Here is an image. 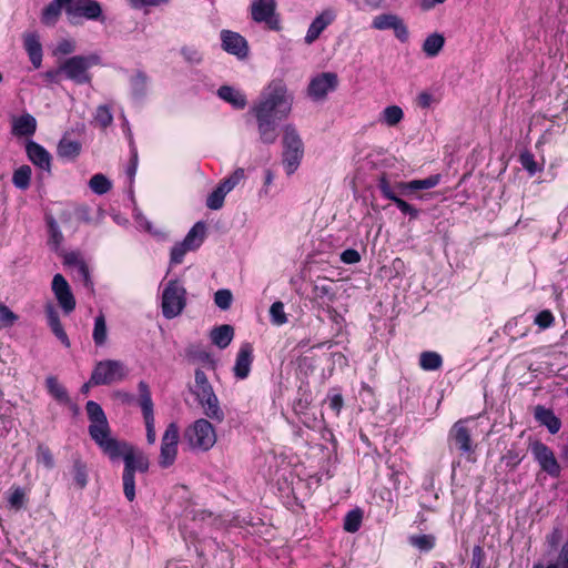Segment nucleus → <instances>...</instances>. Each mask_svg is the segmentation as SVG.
Instances as JSON below:
<instances>
[{
	"label": "nucleus",
	"mask_w": 568,
	"mask_h": 568,
	"mask_svg": "<svg viewBox=\"0 0 568 568\" xmlns=\"http://www.w3.org/2000/svg\"><path fill=\"white\" fill-rule=\"evenodd\" d=\"M185 288L178 281H170L162 294V314L171 320L182 313L186 304Z\"/></svg>",
	"instance_id": "nucleus-7"
},
{
	"label": "nucleus",
	"mask_w": 568,
	"mask_h": 568,
	"mask_svg": "<svg viewBox=\"0 0 568 568\" xmlns=\"http://www.w3.org/2000/svg\"><path fill=\"white\" fill-rule=\"evenodd\" d=\"M90 420L89 434L99 447L111 458H118L121 454V444L110 436V427L106 416L97 402L89 400L85 405Z\"/></svg>",
	"instance_id": "nucleus-2"
},
{
	"label": "nucleus",
	"mask_w": 568,
	"mask_h": 568,
	"mask_svg": "<svg viewBox=\"0 0 568 568\" xmlns=\"http://www.w3.org/2000/svg\"><path fill=\"white\" fill-rule=\"evenodd\" d=\"M92 337H93L94 344L97 346H102L106 342L108 328H106L105 316L103 315V313H100L94 320V328H93Z\"/></svg>",
	"instance_id": "nucleus-37"
},
{
	"label": "nucleus",
	"mask_w": 568,
	"mask_h": 568,
	"mask_svg": "<svg viewBox=\"0 0 568 568\" xmlns=\"http://www.w3.org/2000/svg\"><path fill=\"white\" fill-rule=\"evenodd\" d=\"M219 97L232 104L235 109H244L246 105L245 95L232 87L223 85L217 91Z\"/></svg>",
	"instance_id": "nucleus-29"
},
{
	"label": "nucleus",
	"mask_w": 568,
	"mask_h": 568,
	"mask_svg": "<svg viewBox=\"0 0 568 568\" xmlns=\"http://www.w3.org/2000/svg\"><path fill=\"white\" fill-rule=\"evenodd\" d=\"M128 369L121 361L104 359L97 363L92 371L90 383L93 385H110L123 381Z\"/></svg>",
	"instance_id": "nucleus-6"
},
{
	"label": "nucleus",
	"mask_w": 568,
	"mask_h": 568,
	"mask_svg": "<svg viewBox=\"0 0 568 568\" xmlns=\"http://www.w3.org/2000/svg\"><path fill=\"white\" fill-rule=\"evenodd\" d=\"M31 168L29 165H21L18 168L12 176V183L20 190H27L31 180Z\"/></svg>",
	"instance_id": "nucleus-40"
},
{
	"label": "nucleus",
	"mask_w": 568,
	"mask_h": 568,
	"mask_svg": "<svg viewBox=\"0 0 568 568\" xmlns=\"http://www.w3.org/2000/svg\"><path fill=\"white\" fill-rule=\"evenodd\" d=\"M442 364V356L436 352H423L420 354L419 365L425 371H436Z\"/></svg>",
	"instance_id": "nucleus-42"
},
{
	"label": "nucleus",
	"mask_w": 568,
	"mask_h": 568,
	"mask_svg": "<svg viewBox=\"0 0 568 568\" xmlns=\"http://www.w3.org/2000/svg\"><path fill=\"white\" fill-rule=\"evenodd\" d=\"M130 459L126 458V467H124L123 471V490L124 495L129 501H133L135 498V480L134 475L132 474V468L130 464Z\"/></svg>",
	"instance_id": "nucleus-38"
},
{
	"label": "nucleus",
	"mask_w": 568,
	"mask_h": 568,
	"mask_svg": "<svg viewBox=\"0 0 568 568\" xmlns=\"http://www.w3.org/2000/svg\"><path fill=\"white\" fill-rule=\"evenodd\" d=\"M179 427L175 423L168 425L161 440V453L159 464L163 468L171 466L178 455Z\"/></svg>",
	"instance_id": "nucleus-10"
},
{
	"label": "nucleus",
	"mask_w": 568,
	"mask_h": 568,
	"mask_svg": "<svg viewBox=\"0 0 568 568\" xmlns=\"http://www.w3.org/2000/svg\"><path fill=\"white\" fill-rule=\"evenodd\" d=\"M336 19L335 10L328 8L323 10L310 24L304 41L306 44L315 42L321 33Z\"/></svg>",
	"instance_id": "nucleus-18"
},
{
	"label": "nucleus",
	"mask_w": 568,
	"mask_h": 568,
	"mask_svg": "<svg viewBox=\"0 0 568 568\" xmlns=\"http://www.w3.org/2000/svg\"><path fill=\"white\" fill-rule=\"evenodd\" d=\"M139 389V403L142 409L143 418L146 427V439L149 444L155 443V426H154V415H153V402L151 397V390L149 385L141 381L138 384Z\"/></svg>",
	"instance_id": "nucleus-11"
},
{
	"label": "nucleus",
	"mask_w": 568,
	"mask_h": 568,
	"mask_svg": "<svg viewBox=\"0 0 568 568\" xmlns=\"http://www.w3.org/2000/svg\"><path fill=\"white\" fill-rule=\"evenodd\" d=\"M292 103L293 97L287 92V88L282 81H273L267 87L261 100L252 108L262 143H275L277 121L288 116Z\"/></svg>",
	"instance_id": "nucleus-1"
},
{
	"label": "nucleus",
	"mask_w": 568,
	"mask_h": 568,
	"mask_svg": "<svg viewBox=\"0 0 568 568\" xmlns=\"http://www.w3.org/2000/svg\"><path fill=\"white\" fill-rule=\"evenodd\" d=\"M338 84L336 73L323 72L313 78L308 84V95L314 100H321L326 97L329 91H334Z\"/></svg>",
	"instance_id": "nucleus-14"
},
{
	"label": "nucleus",
	"mask_w": 568,
	"mask_h": 568,
	"mask_svg": "<svg viewBox=\"0 0 568 568\" xmlns=\"http://www.w3.org/2000/svg\"><path fill=\"white\" fill-rule=\"evenodd\" d=\"M314 293L317 298H327L328 302H333L336 297L332 283L327 281L315 284Z\"/></svg>",
	"instance_id": "nucleus-48"
},
{
	"label": "nucleus",
	"mask_w": 568,
	"mask_h": 568,
	"mask_svg": "<svg viewBox=\"0 0 568 568\" xmlns=\"http://www.w3.org/2000/svg\"><path fill=\"white\" fill-rule=\"evenodd\" d=\"M97 63V55H74L69 58L61 65V70L65 73L68 79L74 81L78 84H83L91 81L89 69Z\"/></svg>",
	"instance_id": "nucleus-8"
},
{
	"label": "nucleus",
	"mask_w": 568,
	"mask_h": 568,
	"mask_svg": "<svg viewBox=\"0 0 568 568\" xmlns=\"http://www.w3.org/2000/svg\"><path fill=\"white\" fill-rule=\"evenodd\" d=\"M52 292L65 314L75 308V298L70 285L61 274H55L52 280Z\"/></svg>",
	"instance_id": "nucleus-15"
},
{
	"label": "nucleus",
	"mask_w": 568,
	"mask_h": 568,
	"mask_svg": "<svg viewBox=\"0 0 568 568\" xmlns=\"http://www.w3.org/2000/svg\"><path fill=\"white\" fill-rule=\"evenodd\" d=\"M233 295L230 290H219L214 294V302L221 310H229L232 304Z\"/></svg>",
	"instance_id": "nucleus-54"
},
{
	"label": "nucleus",
	"mask_w": 568,
	"mask_h": 568,
	"mask_svg": "<svg viewBox=\"0 0 568 568\" xmlns=\"http://www.w3.org/2000/svg\"><path fill=\"white\" fill-rule=\"evenodd\" d=\"M409 542L420 550L428 551L435 546V537L432 535L410 536Z\"/></svg>",
	"instance_id": "nucleus-45"
},
{
	"label": "nucleus",
	"mask_w": 568,
	"mask_h": 568,
	"mask_svg": "<svg viewBox=\"0 0 568 568\" xmlns=\"http://www.w3.org/2000/svg\"><path fill=\"white\" fill-rule=\"evenodd\" d=\"M184 439L192 449L207 452L216 443V433L207 419L200 418L184 430Z\"/></svg>",
	"instance_id": "nucleus-5"
},
{
	"label": "nucleus",
	"mask_w": 568,
	"mask_h": 568,
	"mask_svg": "<svg viewBox=\"0 0 568 568\" xmlns=\"http://www.w3.org/2000/svg\"><path fill=\"white\" fill-rule=\"evenodd\" d=\"M440 176L438 174L430 175L423 180H413L410 182H398L395 189L399 194H407L418 190H427L435 187L439 183Z\"/></svg>",
	"instance_id": "nucleus-24"
},
{
	"label": "nucleus",
	"mask_w": 568,
	"mask_h": 568,
	"mask_svg": "<svg viewBox=\"0 0 568 568\" xmlns=\"http://www.w3.org/2000/svg\"><path fill=\"white\" fill-rule=\"evenodd\" d=\"M37 460L44 465L45 468L51 469L54 466V459L49 447L39 445L37 448Z\"/></svg>",
	"instance_id": "nucleus-53"
},
{
	"label": "nucleus",
	"mask_w": 568,
	"mask_h": 568,
	"mask_svg": "<svg viewBox=\"0 0 568 568\" xmlns=\"http://www.w3.org/2000/svg\"><path fill=\"white\" fill-rule=\"evenodd\" d=\"M378 187L382 192V194L393 201L395 197H397V194L395 191H397L395 187L393 189L388 182V180L386 179V176H382L379 179V182H378Z\"/></svg>",
	"instance_id": "nucleus-61"
},
{
	"label": "nucleus",
	"mask_w": 568,
	"mask_h": 568,
	"mask_svg": "<svg viewBox=\"0 0 568 568\" xmlns=\"http://www.w3.org/2000/svg\"><path fill=\"white\" fill-rule=\"evenodd\" d=\"M132 89L134 94L141 95L145 91L146 77L142 72H138L132 79Z\"/></svg>",
	"instance_id": "nucleus-59"
},
{
	"label": "nucleus",
	"mask_w": 568,
	"mask_h": 568,
	"mask_svg": "<svg viewBox=\"0 0 568 568\" xmlns=\"http://www.w3.org/2000/svg\"><path fill=\"white\" fill-rule=\"evenodd\" d=\"M566 540H564V526L561 523L557 521L551 531L546 535V545L549 548L550 551L558 550L559 546L561 547L562 544Z\"/></svg>",
	"instance_id": "nucleus-36"
},
{
	"label": "nucleus",
	"mask_w": 568,
	"mask_h": 568,
	"mask_svg": "<svg viewBox=\"0 0 568 568\" xmlns=\"http://www.w3.org/2000/svg\"><path fill=\"white\" fill-rule=\"evenodd\" d=\"M18 321L16 315L7 305L0 303V322L3 326L10 327Z\"/></svg>",
	"instance_id": "nucleus-56"
},
{
	"label": "nucleus",
	"mask_w": 568,
	"mask_h": 568,
	"mask_svg": "<svg viewBox=\"0 0 568 568\" xmlns=\"http://www.w3.org/2000/svg\"><path fill=\"white\" fill-rule=\"evenodd\" d=\"M372 27L376 30H394L395 37L400 42H406L408 40V29L404 23L403 19L393 13H384L376 16L373 19Z\"/></svg>",
	"instance_id": "nucleus-12"
},
{
	"label": "nucleus",
	"mask_w": 568,
	"mask_h": 568,
	"mask_svg": "<svg viewBox=\"0 0 568 568\" xmlns=\"http://www.w3.org/2000/svg\"><path fill=\"white\" fill-rule=\"evenodd\" d=\"M73 477L75 484L80 489L84 488L88 484L87 466L80 459H75L73 464Z\"/></svg>",
	"instance_id": "nucleus-46"
},
{
	"label": "nucleus",
	"mask_w": 568,
	"mask_h": 568,
	"mask_svg": "<svg viewBox=\"0 0 568 568\" xmlns=\"http://www.w3.org/2000/svg\"><path fill=\"white\" fill-rule=\"evenodd\" d=\"M206 232V225L204 222H197L189 231L183 242L187 244L191 250H196L203 243Z\"/></svg>",
	"instance_id": "nucleus-33"
},
{
	"label": "nucleus",
	"mask_w": 568,
	"mask_h": 568,
	"mask_svg": "<svg viewBox=\"0 0 568 568\" xmlns=\"http://www.w3.org/2000/svg\"><path fill=\"white\" fill-rule=\"evenodd\" d=\"M466 420L456 422L449 433L450 438L463 454L474 453L470 430L465 425Z\"/></svg>",
	"instance_id": "nucleus-19"
},
{
	"label": "nucleus",
	"mask_w": 568,
	"mask_h": 568,
	"mask_svg": "<svg viewBox=\"0 0 568 568\" xmlns=\"http://www.w3.org/2000/svg\"><path fill=\"white\" fill-rule=\"evenodd\" d=\"M45 386L49 392V394L60 404L68 405L70 404V397L64 388L63 385H61L55 376H48L45 378Z\"/></svg>",
	"instance_id": "nucleus-30"
},
{
	"label": "nucleus",
	"mask_w": 568,
	"mask_h": 568,
	"mask_svg": "<svg viewBox=\"0 0 568 568\" xmlns=\"http://www.w3.org/2000/svg\"><path fill=\"white\" fill-rule=\"evenodd\" d=\"M50 240L49 243L52 245L53 250H58L63 241V235L59 230L57 222L53 219L48 221Z\"/></svg>",
	"instance_id": "nucleus-51"
},
{
	"label": "nucleus",
	"mask_w": 568,
	"mask_h": 568,
	"mask_svg": "<svg viewBox=\"0 0 568 568\" xmlns=\"http://www.w3.org/2000/svg\"><path fill=\"white\" fill-rule=\"evenodd\" d=\"M70 18L82 17L88 20H99L102 17V8L95 0H78L65 8Z\"/></svg>",
	"instance_id": "nucleus-16"
},
{
	"label": "nucleus",
	"mask_w": 568,
	"mask_h": 568,
	"mask_svg": "<svg viewBox=\"0 0 568 568\" xmlns=\"http://www.w3.org/2000/svg\"><path fill=\"white\" fill-rule=\"evenodd\" d=\"M48 324L52 331V333L57 336V338L65 346L70 347V339L63 329V326L60 322L59 314L57 310L52 305H48L45 308Z\"/></svg>",
	"instance_id": "nucleus-26"
},
{
	"label": "nucleus",
	"mask_w": 568,
	"mask_h": 568,
	"mask_svg": "<svg viewBox=\"0 0 568 568\" xmlns=\"http://www.w3.org/2000/svg\"><path fill=\"white\" fill-rule=\"evenodd\" d=\"M393 202L396 204V206L400 210L402 213L409 215L410 219H416L418 216V210L412 206L403 199L397 196L393 200Z\"/></svg>",
	"instance_id": "nucleus-60"
},
{
	"label": "nucleus",
	"mask_w": 568,
	"mask_h": 568,
	"mask_svg": "<svg viewBox=\"0 0 568 568\" xmlns=\"http://www.w3.org/2000/svg\"><path fill=\"white\" fill-rule=\"evenodd\" d=\"M64 263L68 265H75L79 268L80 274L82 275L85 284L89 283V270L87 264L79 257V255L74 252L68 253L64 255Z\"/></svg>",
	"instance_id": "nucleus-43"
},
{
	"label": "nucleus",
	"mask_w": 568,
	"mask_h": 568,
	"mask_svg": "<svg viewBox=\"0 0 568 568\" xmlns=\"http://www.w3.org/2000/svg\"><path fill=\"white\" fill-rule=\"evenodd\" d=\"M276 7V0H252V19L257 23H264L270 30L278 31L281 30V19Z\"/></svg>",
	"instance_id": "nucleus-9"
},
{
	"label": "nucleus",
	"mask_w": 568,
	"mask_h": 568,
	"mask_svg": "<svg viewBox=\"0 0 568 568\" xmlns=\"http://www.w3.org/2000/svg\"><path fill=\"white\" fill-rule=\"evenodd\" d=\"M532 568H568V539L562 544L555 560L537 561Z\"/></svg>",
	"instance_id": "nucleus-34"
},
{
	"label": "nucleus",
	"mask_w": 568,
	"mask_h": 568,
	"mask_svg": "<svg viewBox=\"0 0 568 568\" xmlns=\"http://www.w3.org/2000/svg\"><path fill=\"white\" fill-rule=\"evenodd\" d=\"M26 152L34 165L47 172L51 171V155L42 145L34 141H28Z\"/></svg>",
	"instance_id": "nucleus-20"
},
{
	"label": "nucleus",
	"mask_w": 568,
	"mask_h": 568,
	"mask_svg": "<svg viewBox=\"0 0 568 568\" xmlns=\"http://www.w3.org/2000/svg\"><path fill=\"white\" fill-rule=\"evenodd\" d=\"M62 7L65 4L60 0H53L42 11L41 21L45 26H54L58 21Z\"/></svg>",
	"instance_id": "nucleus-35"
},
{
	"label": "nucleus",
	"mask_w": 568,
	"mask_h": 568,
	"mask_svg": "<svg viewBox=\"0 0 568 568\" xmlns=\"http://www.w3.org/2000/svg\"><path fill=\"white\" fill-rule=\"evenodd\" d=\"M81 149L80 142L70 140L64 135L58 144L57 153L62 159L74 160L81 153Z\"/></svg>",
	"instance_id": "nucleus-28"
},
{
	"label": "nucleus",
	"mask_w": 568,
	"mask_h": 568,
	"mask_svg": "<svg viewBox=\"0 0 568 568\" xmlns=\"http://www.w3.org/2000/svg\"><path fill=\"white\" fill-rule=\"evenodd\" d=\"M519 161L523 168L527 170L530 174H535L539 170L535 161V158L530 152L521 153Z\"/></svg>",
	"instance_id": "nucleus-58"
},
{
	"label": "nucleus",
	"mask_w": 568,
	"mask_h": 568,
	"mask_svg": "<svg viewBox=\"0 0 568 568\" xmlns=\"http://www.w3.org/2000/svg\"><path fill=\"white\" fill-rule=\"evenodd\" d=\"M23 501H24V491L20 487H18L11 494V496L9 498V503L13 508L20 509L23 506Z\"/></svg>",
	"instance_id": "nucleus-63"
},
{
	"label": "nucleus",
	"mask_w": 568,
	"mask_h": 568,
	"mask_svg": "<svg viewBox=\"0 0 568 568\" xmlns=\"http://www.w3.org/2000/svg\"><path fill=\"white\" fill-rule=\"evenodd\" d=\"M192 394L195 395L199 404L202 406L204 414L221 423L224 419V413L220 407L219 399L210 384L206 374L202 369H196L194 374V386L190 388Z\"/></svg>",
	"instance_id": "nucleus-3"
},
{
	"label": "nucleus",
	"mask_w": 568,
	"mask_h": 568,
	"mask_svg": "<svg viewBox=\"0 0 568 568\" xmlns=\"http://www.w3.org/2000/svg\"><path fill=\"white\" fill-rule=\"evenodd\" d=\"M24 48L33 67L36 69L40 68L42 61V47L34 34H28L24 38Z\"/></svg>",
	"instance_id": "nucleus-31"
},
{
	"label": "nucleus",
	"mask_w": 568,
	"mask_h": 568,
	"mask_svg": "<svg viewBox=\"0 0 568 568\" xmlns=\"http://www.w3.org/2000/svg\"><path fill=\"white\" fill-rule=\"evenodd\" d=\"M192 251L185 242L176 243L171 250V263L180 264L186 252Z\"/></svg>",
	"instance_id": "nucleus-55"
},
{
	"label": "nucleus",
	"mask_w": 568,
	"mask_h": 568,
	"mask_svg": "<svg viewBox=\"0 0 568 568\" xmlns=\"http://www.w3.org/2000/svg\"><path fill=\"white\" fill-rule=\"evenodd\" d=\"M244 179V170L236 169L229 178L220 182L221 186L226 193L231 192Z\"/></svg>",
	"instance_id": "nucleus-49"
},
{
	"label": "nucleus",
	"mask_w": 568,
	"mask_h": 568,
	"mask_svg": "<svg viewBox=\"0 0 568 568\" xmlns=\"http://www.w3.org/2000/svg\"><path fill=\"white\" fill-rule=\"evenodd\" d=\"M283 154L282 161L288 175L293 174L304 155V144L296 130L292 124L283 128Z\"/></svg>",
	"instance_id": "nucleus-4"
},
{
	"label": "nucleus",
	"mask_w": 568,
	"mask_h": 568,
	"mask_svg": "<svg viewBox=\"0 0 568 568\" xmlns=\"http://www.w3.org/2000/svg\"><path fill=\"white\" fill-rule=\"evenodd\" d=\"M531 452L540 468L551 477H559L560 466L552 450L540 442H536L531 446Z\"/></svg>",
	"instance_id": "nucleus-13"
},
{
	"label": "nucleus",
	"mask_w": 568,
	"mask_h": 568,
	"mask_svg": "<svg viewBox=\"0 0 568 568\" xmlns=\"http://www.w3.org/2000/svg\"><path fill=\"white\" fill-rule=\"evenodd\" d=\"M89 186L93 193L102 195L111 190L112 183L104 174L98 173L90 179Z\"/></svg>",
	"instance_id": "nucleus-41"
},
{
	"label": "nucleus",
	"mask_w": 568,
	"mask_h": 568,
	"mask_svg": "<svg viewBox=\"0 0 568 568\" xmlns=\"http://www.w3.org/2000/svg\"><path fill=\"white\" fill-rule=\"evenodd\" d=\"M271 320L275 325H283L287 322L286 314L284 312V304L280 301L274 302L270 308Z\"/></svg>",
	"instance_id": "nucleus-50"
},
{
	"label": "nucleus",
	"mask_w": 568,
	"mask_h": 568,
	"mask_svg": "<svg viewBox=\"0 0 568 568\" xmlns=\"http://www.w3.org/2000/svg\"><path fill=\"white\" fill-rule=\"evenodd\" d=\"M227 193L217 185V187L207 196L206 206L211 210H220L224 204V199Z\"/></svg>",
	"instance_id": "nucleus-47"
},
{
	"label": "nucleus",
	"mask_w": 568,
	"mask_h": 568,
	"mask_svg": "<svg viewBox=\"0 0 568 568\" xmlns=\"http://www.w3.org/2000/svg\"><path fill=\"white\" fill-rule=\"evenodd\" d=\"M222 48L236 55L239 59H244L248 54L247 41L237 32L230 30H222L221 32Z\"/></svg>",
	"instance_id": "nucleus-17"
},
{
	"label": "nucleus",
	"mask_w": 568,
	"mask_h": 568,
	"mask_svg": "<svg viewBox=\"0 0 568 568\" xmlns=\"http://www.w3.org/2000/svg\"><path fill=\"white\" fill-rule=\"evenodd\" d=\"M554 315L550 311L544 310L537 314L535 317V324L538 325L540 328H548L554 324Z\"/></svg>",
	"instance_id": "nucleus-57"
},
{
	"label": "nucleus",
	"mask_w": 568,
	"mask_h": 568,
	"mask_svg": "<svg viewBox=\"0 0 568 568\" xmlns=\"http://www.w3.org/2000/svg\"><path fill=\"white\" fill-rule=\"evenodd\" d=\"M252 362L253 346L250 343H244L236 356L235 365L233 368L234 375L240 379L246 378L250 374Z\"/></svg>",
	"instance_id": "nucleus-21"
},
{
	"label": "nucleus",
	"mask_w": 568,
	"mask_h": 568,
	"mask_svg": "<svg viewBox=\"0 0 568 568\" xmlns=\"http://www.w3.org/2000/svg\"><path fill=\"white\" fill-rule=\"evenodd\" d=\"M341 260L346 264H355L361 261V255L356 250L347 248L341 254Z\"/></svg>",
	"instance_id": "nucleus-64"
},
{
	"label": "nucleus",
	"mask_w": 568,
	"mask_h": 568,
	"mask_svg": "<svg viewBox=\"0 0 568 568\" xmlns=\"http://www.w3.org/2000/svg\"><path fill=\"white\" fill-rule=\"evenodd\" d=\"M123 456V459H124V465L126 466V458L130 459V464H131V468H132V474L134 475V473L136 470L141 471V473H145L148 471L149 469V459L148 457L141 453V452H138L135 453V450L133 449V447L131 446H128L126 444H121V454L120 456Z\"/></svg>",
	"instance_id": "nucleus-22"
},
{
	"label": "nucleus",
	"mask_w": 568,
	"mask_h": 568,
	"mask_svg": "<svg viewBox=\"0 0 568 568\" xmlns=\"http://www.w3.org/2000/svg\"><path fill=\"white\" fill-rule=\"evenodd\" d=\"M534 417L540 425L547 427L550 434H557L561 427L560 419L551 409L546 408L545 406H536L534 409Z\"/></svg>",
	"instance_id": "nucleus-23"
},
{
	"label": "nucleus",
	"mask_w": 568,
	"mask_h": 568,
	"mask_svg": "<svg viewBox=\"0 0 568 568\" xmlns=\"http://www.w3.org/2000/svg\"><path fill=\"white\" fill-rule=\"evenodd\" d=\"M37 120L33 115L26 113L12 120V134L16 136H30L36 133Z\"/></svg>",
	"instance_id": "nucleus-25"
},
{
	"label": "nucleus",
	"mask_w": 568,
	"mask_h": 568,
	"mask_svg": "<svg viewBox=\"0 0 568 568\" xmlns=\"http://www.w3.org/2000/svg\"><path fill=\"white\" fill-rule=\"evenodd\" d=\"M404 118L403 110L398 105H389L381 114V122L388 125H397Z\"/></svg>",
	"instance_id": "nucleus-39"
},
{
	"label": "nucleus",
	"mask_w": 568,
	"mask_h": 568,
	"mask_svg": "<svg viewBox=\"0 0 568 568\" xmlns=\"http://www.w3.org/2000/svg\"><path fill=\"white\" fill-rule=\"evenodd\" d=\"M445 44V38L442 33L434 32L429 34L424 43H423V52L429 57L434 58L439 54Z\"/></svg>",
	"instance_id": "nucleus-32"
},
{
	"label": "nucleus",
	"mask_w": 568,
	"mask_h": 568,
	"mask_svg": "<svg viewBox=\"0 0 568 568\" xmlns=\"http://www.w3.org/2000/svg\"><path fill=\"white\" fill-rule=\"evenodd\" d=\"M210 336L212 343L223 349L231 344L234 336V329L231 325L224 324L213 328Z\"/></svg>",
	"instance_id": "nucleus-27"
},
{
	"label": "nucleus",
	"mask_w": 568,
	"mask_h": 568,
	"mask_svg": "<svg viewBox=\"0 0 568 568\" xmlns=\"http://www.w3.org/2000/svg\"><path fill=\"white\" fill-rule=\"evenodd\" d=\"M484 559V549L480 546H475L473 548L471 562L469 568H481Z\"/></svg>",
	"instance_id": "nucleus-62"
},
{
	"label": "nucleus",
	"mask_w": 568,
	"mask_h": 568,
	"mask_svg": "<svg viewBox=\"0 0 568 568\" xmlns=\"http://www.w3.org/2000/svg\"><path fill=\"white\" fill-rule=\"evenodd\" d=\"M94 120L101 128L105 129L112 123L113 116L108 106L100 105L97 109Z\"/></svg>",
	"instance_id": "nucleus-52"
},
{
	"label": "nucleus",
	"mask_w": 568,
	"mask_h": 568,
	"mask_svg": "<svg viewBox=\"0 0 568 568\" xmlns=\"http://www.w3.org/2000/svg\"><path fill=\"white\" fill-rule=\"evenodd\" d=\"M362 511L356 509L347 513L344 519V529L348 532H356L362 523Z\"/></svg>",
	"instance_id": "nucleus-44"
}]
</instances>
